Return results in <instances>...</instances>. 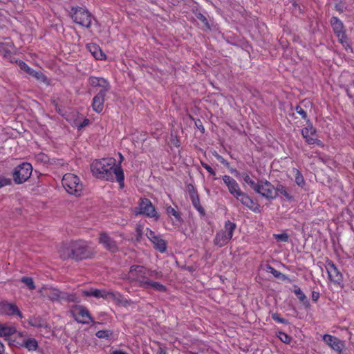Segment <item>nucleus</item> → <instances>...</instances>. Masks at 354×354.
<instances>
[{
	"instance_id": "f257e3e1",
	"label": "nucleus",
	"mask_w": 354,
	"mask_h": 354,
	"mask_svg": "<svg viewBox=\"0 0 354 354\" xmlns=\"http://www.w3.org/2000/svg\"><path fill=\"white\" fill-rule=\"evenodd\" d=\"M91 169L93 175L97 178L117 181L120 187L124 186V176L123 169L120 165H117L116 160L113 158H106L94 160Z\"/></svg>"
},
{
	"instance_id": "f03ea898",
	"label": "nucleus",
	"mask_w": 354,
	"mask_h": 354,
	"mask_svg": "<svg viewBox=\"0 0 354 354\" xmlns=\"http://www.w3.org/2000/svg\"><path fill=\"white\" fill-rule=\"evenodd\" d=\"M58 252L62 259H71L75 261L89 259L94 254L93 249L89 243L82 239L63 243Z\"/></svg>"
},
{
	"instance_id": "7ed1b4c3",
	"label": "nucleus",
	"mask_w": 354,
	"mask_h": 354,
	"mask_svg": "<svg viewBox=\"0 0 354 354\" xmlns=\"http://www.w3.org/2000/svg\"><path fill=\"white\" fill-rule=\"evenodd\" d=\"M62 183L69 194L80 196L82 194L83 184L77 176L71 173L66 174L62 178Z\"/></svg>"
},
{
	"instance_id": "20e7f679",
	"label": "nucleus",
	"mask_w": 354,
	"mask_h": 354,
	"mask_svg": "<svg viewBox=\"0 0 354 354\" xmlns=\"http://www.w3.org/2000/svg\"><path fill=\"white\" fill-rule=\"evenodd\" d=\"M236 228L235 223L230 221H225L223 229L216 232L213 241L214 244L218 247L226 245L232 239Z\"/></svg>"
},
{
	"instance_id": "39448f33",
	"label": "nucleus",
	"mask_w": 354,
	"mask_h": 354,
	"mask_svg": "<svg viewBox=\"0 0 354 354\" xmlns=\"http://www.w3.org/2000/svg\"><path fill=\"white\" fill-rule=\"evenodd\" d=\"M82 294L86 297H94L97 299H112L119 304H127V300L124 299L120 292L108 291L104 289L91 288L89 290H82Z\"/></svg>"
},
{
	"instance_id": "423d86ee",
	"label": "nucleus",
	"mask_w": 354,
	"mask_h": 354,
	"mask_svg": "<svg viewBox=\"0 0 354 354\" xmlns=\"http://www.w3.org/2000/svg\"><path fill=\"white\" fill-rule=\"evenodd\" d=\"M134 212L136 215H142L147 218H153L156 221L160 218V215L156 211V209L151 201L147 198H141L139 200L138 206L135 208Z\"/></svg>"
},
{
	"instance_id": "0eeeda50",
	"label": "nucleus",
	"mask_w": 354,
	"mask_h": 354,
	"mask_svg": "<svg viewBox=\"0 0 354 354\" xmlns=\"http://www.w3.org/2000/svg\"><path fill=\"white\" fill-rule=\"evenodd\" d=\"M71 17L75 23L86 28H89L91 25L92 15L84 8L79 6L73 7L71 8Z\"/></svg>"
},
{
	"instance_id": "6e6552de",
	"label": "nucleus",
	"mask_w": 354,
	"mask_h": 354,
	"mask_svg": "<svg viewBox=\"0 0 354 354\" xmlns=\"http://www.w3.org/2000/svg\"><path fill=\"white\" fill-rule=\"evenodd\" d=\"M127 279L130 282H137L141 288L144 282L147 279V269L144 266L139 265H133L130 267L129 271L127 275Z\"/></svg>"
},
{
	"instance_id": "1a4fd4ad",
	"label": "nucleus",
	"mask_w": 354,
	"mask_h": 354,
	"mask_svg": "<svg viewBox=\"0 0 354 354\" xmlns=\"http://www.w3.org/2000/svg\"><path fill=\"white\" fill-rule=\"evenodd\" d=\"M32 167L30 163L23 162L17 166L12 172L13 180L16 184L26 182L31 176Z\"/></svg>"
},
{
	"instance_id": "9d476101",
	"label": "nucleus",
	"mask_w": 354,
	"mask_h": 354,
	"mask_svg": "<svg viewBox=\"0 0 354 354\" xmlns=\"http://www.w3.org/2000/svg\"><path fill=\"white\" fill-rule=\"evenodd\" d=\"M330 25L339 42L344 46L346 44V50L348 49L352 50L351 46L347 44V37L343 22L337 17H333L330 19Z\"/></svg>"
},
{
	"instance_id": "9b49d317",
	"label": "nucleus",
	"mask_w": 354,
	"mask_h": 354,
	"mask_svg": "<svg viewBox=\"0 0 354 354\" xmlns=\"http://www.w3.org/2000/svg\"><path fill=\"white\" fill-rule=\"evenodd\" d=\"M254 191L268 199L277 198V192L274 185L266 180H261L257 183Z\"/></svg>"
},
{
	"instance_id": "f8f14e48",
	"label": "nucleus",
	"mask_w": 354,
	"mask_h": 354,
	"mask_svg": "<svg viewBox=\"0 0 354 354\" xmlns=\"http://www.w3.org/2000/svg\"><path fill=\"white\" fill-rule=\"evenodd\" d=\"M71 314L75 320L78 323L83 324H89L90 322L95 323L88 310L84 306H75L71 310Z\"/></svg>"
},
{
	"instance_id": "ddd939ff",
	"label": "nucleus",
	"mask_w": 354,
	"mask_h": 354,
	"mask_svg": "<svg viewBox=\"0 0 354 354\" xmlns=\"http://www.w3.org/2000/svg\"><path fill=\"white\" fill-rule=\"evenodd\" d=\"M12 345L18 347H24L28 351H36L38 342L32 337H26L21 333H19L17 338L12 341Z\"/></svg>"
},
{
	"instance_id": "4468645a",
	"label": "nucleus",
	"mask_w": 354,
	"mask_h": 354,
	"mask_svg": "<svg viewBox=\"0 0 354 354\" xmlns=\"http://www.w3.org/2000/svg\"><path fill=\"white\" fill-rule=\"evenodd\" d=\"M98 241L104 249L111 253H115L119 250L116 241L106 232L100 233Z\"/></svg>"
},
{
	"instance_id": "2eb2a0df",
	"label": "nucleus",
	"mask_w": 354,
	"mask_h": 354,
	"mask_svg": "<svg viewBox=\"0 0 354 354\" xmlns=\"http://www.w3.org/2000/svg\"><path fill=\"white\" fill-rule=\"evenodd\" d=\"M308 122L307 127H304L301 130L302 136L308 145L316 144L318 146L322 147V142L315 137L316 133L315 128L313 126L312 123L309 122V120H308Z\"/></svg>"
},
{
	"instance_id": "dca6fc26",
	"label": "nucleus",
	"mask_w": 354,
	"mask_h": 354,
	"mask_svg": "<svg viewBox=\"0 0 354 354\" xmlns=\"http://www.w3.org/2000/svg\"><path fill=\"white\" fill-rule=\"evenodd\" d=\"M323 341L333 350L341 354L345 347L344 342L335 336L325 334L322 337Z\"/></svg>"
},
{
	"instance_id": "f3484780",
	"label": "nucleus",
	"mask_w": 354,
	"mask_h": 354,
	"mask_svg": "<svg viewBox=\"0 0 354 354\" xmlns=\"http://www.w3.org/2000/svg\"><path fill=\"white\" fill-rule=\"evenodd\" d=\"M326 269L328 274V278L331 281L336 283H340L342 281V274L332 261H326Z\"/></svg>"
},
{
	"instance_id": "a211bd4d",
	"label": "nucleus",
	"mask_w": 354,
	"mask_h": 354,
	"mask_svg": "<svg viewBox=\"0 0 354 354\" xmlns=\"http://www.w3.org/2000/svg\"><path fill=\"white\" fill-rule=\"evenodd\" d=\"M188 192L194 207L198 212L201 216H205V211L200 203L199 196L195 187L192 185H188Z\"/></svg>"
},
{
	"instance_id": "6ab92c4d",
	"label": "nucleus",
	"mask_w": 354,
	"mask_h": 354,
	"mask_svg": "<svg viewBox=\"0 0 354 354\" xmlns=\"http://www.w3.org/2000/svg\"><path fill=\"white\" fill-rule=\"evenodd\" d=\"M17 62L21 70L24 71L26 73L35 78L37 80L42 82H47L46 76L41 71H37L32 69V68L29 67L24 61L19 60Z\"/></svg>"
},
{
	"instance_id": "aec40b11",
	"label": "nucleus",
	"mask_w": 354,
	"mask_h": 354,
	"mask_svg": "<svg viewBox=\"0 0 354 354\" xmlns=\"http://www.w3.org/2000/svg\"><path fill=\"white\" fill-rule=\"evenodd\" d=\"M0 313L10 316L17 315L20 318L23 317L21 311L15 304L6 301L0 302Z\"/></svg>"
},
{
	"instance_id": "412c9836",
	"label": "nucleus",
	"mask_w": 354,
	"mask_h": 354,
	"mask_svg": "<svg viewBox=\"0 0 354 354\" xmlns=\"http://www.w3.org/2000/svg\"><path fill=\"white\" fill-rule=\"evenodd\" d=\"M88 82L91 86L100 88V91L108 92L111 88L109 82L103 77L91 76Z\"/></svg>"
},
{
	"instance_id": "4be33fe9",
	"label": "nucleus",
	"mask_w": 354,
	"mask_h": 354,
	"mask_svg": "<svg viewBox=\"0 0 354 354\" xmlns=\"http://www.w3.org/2000/svg\"><path fill=\"white\" fill-rule=\"evenodd\" d=\"M224 183L227 187L229 192L235 196L238 192L241 191L238 183L231 176L225 175L223 176Z\"/></svg>"
},
{
	"instance_id": "5701e85b",
	"label": "nucleus",
	"mask_w": 354,
	"mask_h": 354,
	"mask_svg": "<svg viewBox=\"0 0 354 354\" xmlns=\"http://www.w3.org/2000/svg\"><path fill=\"white\" fill-rule=\"evenodd\" d=\"M107 92L99 91L93 98L92 108L97 113L102 111L104 103V97Z\"/></svg>"
},
{
	"instance_id": "b1692460",
	"label": "nucleus",
	"mask_w": 354,
	"mask_h": 354,
	"mask_svg": "<svg viewBox=\"0 0 354 354\" xmlns=\"http://www.w3.org/2000/svg\"><path fill=\"white\" fill-rule=\"evenodd\" d=\"M141 288L144 289L151 288L156 291L162 292H165L167 290V287L165 285L159 282L153 281L149 279V278L145 282H144V284Z\"/></svg>"
},
{
	"instance_id": "393cba45",
	"label": "nucleus",
	"mask_w": 354,
	"mask_h": 354,
	"mask_svg": "<svg viewBox=\"0 0 354 354\" xmlns=\"http://www.w3.org/2000/svg\"><path fill=\"white\" fill-rule=\"evenodd\" d=\"M234 197L243 205L254 211L253 206L254 205V202L247 194L240 191Z\"/></svg>"
},
{
	"instance_id": "a878e982",
	"label": "nucleus",
	"mask_w": 354,
	"mask_h": 354,
	"mask_svg": "<svg viewBox=\"0 0 354 354\" xmlns=\"http://www.w3.org/2000/svg\"><path fill=\"white\" fill-rule=\"evenodd\" d=\"M151 243L153 245V248L160 253L166 252L167 242L160 236H156Z\"/></svg>"
},
{
	"instance_id": "bb28decb",
	"label": "nucleus",
	"mask_w": 354,
	"mask_h": 354,
	"mask_svg": "<svg viewBox=\"0 0 354 354\" xmlns=\"http://www.w3.org/2000/svg\"><path fill=\"white\" fill-rule=\"evenodd\" d=\"M17 332L15 327L6 324H0V337L6 339Z\"/></svg>"
},
{
	"instance_id": "cd10ccee",
	"label": "nucleus",
	"mask_w": 354,
	"mask_h": 354,
	"mask_svg": "<svg viewBox=\"0 0 354 354\" xmlns=\"http://www.w3.org/2000/svg\"><path fill=\"white\" fill-rule=\"evenodd\" d=\"M88 49L96 59L102 60L105 58V54L101 50L100 47L95 44L88 45Z\"/></svg>"
},
{
	"instance_id": "c85d7f7f",
	"label": "nucleus",
	"mask_w": 354,
	"mask_h": 354,
	"mask_svg": "<svg viewBox=\"0 0 354 354\" xmlns=\"http://www.w3.org/2000/svg\"><path fill=\"white\" fill-rule=\"evenodd\" d=\"M274 189L277 192V196L279 194H282L288 201H292L293 199V196L290 195L286 187L281 183H277V186L274 187Z\"/></svg>"
},
{
	"instance_id": "c756f323",
	"label": "nucleus",
	"mask_w": 354,
	"mask_h": 354,
	"mask_svg": "<svg viewBox=\"0 0 354 354\" xmlns=\"http://www.w3.org/2000/svg\"><path fill=\"white\" fill-rule=\"evenodd\" d=\"M46 296L52 301H57L61 297V292L56 288H46Z\"/></svg>"
},
{
	"instance_id": "7c9ffc66",
	"label": "nucleus",
	"mask_w": 354,
	"mask_h": 354,
	"mask_svg": "<svg viewBox=\"0 0 354 354\" xmlns=\"http://www.w3.org/2000/svg\"><path fill=\"white\" fill-rule=\"evenodd\" d=\"M292 172L295 177V183L298 186L303 187L305 185L306 182H305V180L304 178L303 175L301 174V173L299 171V170H298L296 168H293Z\"/></svg>"
},
{
	"instance_id": "2f4dec72",
	"label": "nucleus",
	"mask_w": 354,
	"mask_h": 354,
	"mask_svg": "<svg viewBox=\"0 0 354 354\" xmlns=\"http://www.w3.org/2000/svg\"><path fill=\"white\" fill-rule=\"evenodd\" d=\"M294 288H294L293 292L297 297V298L299 299V301L301 302H302L304 304H308V301L307 299V297L305 295V294L302 292L301 288L296 285L294 286Z\"/></svg>"
},
{
	"instance_id": "473e14b6",
	"label": "nucleus",
	"mask_w": 354,
	"mask_h": 354,
	"mask_svg": "<svg viewBox=\"0 0 354 354\" xmlns=\"http://www.w3.org/2000/svg\"><path fill=\"white\" fill-rule=\"evenodd\" d=\"M335 9L339 13H342L345 10H348V5L346 0H341L335 4Z\"/></svg>"
},
{
	"instance_id": "72a5a7b5",
	"label": "nucleus",
	"mask_w": 354,
	"mask_h": 354,
	"mask_svg": "<svg viewBox=\"0 0 354 354\" xmlns=\"http://www.w3.org/2000/svg\"><path fill=\"white\" fill-rule=\"evenodd\" d=\"M22 283H24L30 290H32L35 289V283L32 277H23L21 280Z\"/></svg>"
},
{
	"instance_id": "f704fd0d",
	"label": "nucleus",
	"mask_w": 354,
	"mask_h": 354,
	"mask_svg": "<svg viewBox=\"0 0 354 354\" xmlns=\"http://www.w3.org/2000/svg\"><path fill=\"white\" fill-rule=\"evenodd\" d=\"M166 212L169 216H174V218L176 219V221H181L180 214L177 210H176L174 207H172L171 206H168L166 208Z\"/></svg>"
},
{
	"instance_id": "c9c22d12",
	"label": "nucleus",
	"mask_w": 354,
	"mask_h": 354,
	"mask_svg": "<svg viewBox=\"0 0 354 354\" xmlns=\"http://www.w3.org/2000/svg\"><path fill=\"white\" fill-rule=\"evenodd\" d=\"M112 334L113 333L110 330H98L95 335L100 339H109Z\"/></svg>"
},
{
	"instance_id": "e433bc0d",
	"label": "nucleus",
	"mask_w": 354,
	"mask_h": 354,
	"mask_svg": "<svg viewBox=\"0 0 354 354\" xmlns=\"http://www.w3.org/2000/svg\"><path fill=\"white\" fill-rule=\"evenodd\" d=\"M277 337L281 339V342L286 344L290 343L292 340V337L290 336L282 331H279L278 333Z\"/></svg>"
},
{
	"instance_id": "4c0bfd02",
	"label": "nucleus",
	"mask_w": 354,
	"mask_h": 354,
	"mask_svg": "<svg viewBox=\"0 0 354 354\" xmlns=\"http://www.w3.org/2000/svg\"><path fill=\"white\" fill-rule=\"evenodd\" d=\"M243 180L250 186L254 190L255 189V187L257 186V183L250 178L249 175L246 173L243 174L242 175Z\"/></svg>"
},
{
	"instance_id": "58836bf2",
	"label": "nucleus",
	"mask_w": 354,
	"mask_h": 354,
	"mask_svg": "<svg viewBox=\"0 0 354 354\" xmlns=\"http://www.w3.org/2000/svg\"><path fill=\"white\" fill-rule=\"evenodd\" d=\"M272 319L275 322L283 324H288L289 322L287 319L282 318L280 317V315L277 313H272L271 315Z\"/></svg>"
},
{
	"instance_id": "ea45409f",
	"label": "nucleus",
	"mask_w": 354,
	"mask_h": 354,
	"mask_svg": "<svg viewBox=\"0 0 354 354\" xmlns=\"http://www.w3.org/2000/svg\"><path fill=\"white\" fill-rule=\"evenodd\" d=\"M275 239L278 241L288 242L289 236L287 233L274 234Z\"/></svg>"
},
{
	"instance_id": "a19ab883",
	"label": "nucleus",
	"mask_w": 354,
	"mask_h": 354,
	"mask_svg": "<svg viewBox=\"0 0 354 354\" xmlns=\"http://www.w3.org/2000/svg\"><path fill=\"white\" fill-rule=\"evenodd\" d=\"M196 18L200 20L203 24V25L207 28H209V23H208V21L207 19V18L205 17V15H203L202 13L201 12H198L196 15Z\"/></svg>"
},
{
	"instance_id": "79ce46f5",
	"label": "nucleus",
	"mask_w": 354,
	"mask_h": 354,
	"mask_svg": "<svg viewBox=\"0 0 354 354\" xmlns=\"http://www.w3.org/2000/svg\"><path fill=\"white\" fill-rule=\"evenodd\" d=\"M161 272L156 270H147V277H152L155 279H160L162 277Z\"/></svg>"
},
{
	"instance_id": "37998d69",
	"label": "nucleus",
	"mask_w": 354,
	"mask_h": 354,
	"mask_svg": "<svg viewBox=\"0 0 354 354\" xmlns=\"http://www.w3.org/2000/svg\"><path fill=\"white\" fill-rule=\"evenodd\" d=\"M267 271L272 274V275L276 278H280L281 275H282V273H281L279 271L277 270L270 265L267 266Z\"/></svg>"
},
{
	"instance_id": "c03bdc74",
	"label": "nucleus",
	"mask_w": 354,
	"mask_h": 354,
	"mask_svg": "<svg viewBox=\"0 0 354 354\" xmlns=\"http://www.w3.org/2000/svg\"><path fill=\"white\" fill-rule=\"evenodd\" d=\"M11 185V180L5 176H0V188Z\"/></svg>"
},
{
	"instance_id": "a18cd8bd",
	"label": "nucleus",
	"mask_w": 354,
	"mask_h": 354,
	"mask_svg": "<svg viewBox=\"0 0 354 354\" xmlns=\"http://www.w3.org/2000/svg\"><path fill=\"white\" fill-rule=\"evenodd\" d=\"M295 111L297 113H299L301 118L304 120L307 119V113L300 106H296Z\"/></svg>"
},
{
	"instance_id": "49530a36",
	"label": "nucleus",
	"mask_w": 354,
	"mask_h": 354,
	"mask_svg": "<svg viewBox=\"0 0 354 354\" xmlns=\"http://www.w3.org/2000/svg\"><path fill=\"white\" fill-rule=\"evenodd\" d=\"M147 237L150 240L151 242L156 236L158 235H156L155 232L152 231L151 230L147 228L146 233H145Z\"/></svg>"
},
{
	"instance_id": "de8ad7c7",
	"label": "nucleus",
	"mask_w": 354,
	"mask_h": 354,
	"mask_svg": "<svg viewBox=\"0 0 354 354\" xmlns=\"http://www.w3.org/2000/svg\"><path fill=\"white\" fill-rule=\"evenodd\" d=\"M202 166L205 168L210 174L214 176L216 174L214 170L207 163L202 162Z\"/></svg>"
},
{
	"instance_id": "09e8293b",
	"label": "nucleus",
	"mask_w": 354,
	"mask_h": 354,
	"mask_svg": "<svg viewBox=\"0 0 354 354\" xmlns=\"http://www.w3.org/2000/svg\"><path fill=\"white\" fill-rule=\"evenodd\" d=\"M215 157L216 158V159L221 163L223 164V165L226 166V167H228L229 166V162L225 160L221 156L218 155L216 153V155L215 156Z\"/></svg>"
},
{
	"instance_id": "8fccbe9b",
	"label": "nucleus",
	"mask_w": 354,
	"mask_h": 354,
	"mask_svg": "<svg viewBox=\"0 0 354 354\" xmlns=\"http://www.w3.org/2000/svg\"><path fill=\"white\" fill-rule=\"evenodd\" d=\"M195 125L203 133L205 131V128L200 120H197L196 121H195Z\"/></svg>"
},
{
	"instance_id": "3c124183",
	"label": "nucleus",
	"mask_w": 354,
	"mask_h": 354,
	"mask_svg": "<svg viewBox=\"0 0 354 354\" xmlns=\"http://www.w3.org/2000/svg\"><path fill=\"white\" fill-rule=\"evenodd\" d=\"M319 295H319V292L313 291L312 295H311L312 300L314 301H317L318 300V299L319 298Z\"/></svg>"
},
{
	"instance_id": "603ef678",
	"label": "nucleus",
	"mask_w": 354,
	"mask_h": 354,
	"mask_svg": "<svg viewBox=\"0 0 354 354\" xmlns=\"http://www.w3.org/2000/svg\"><path fill=\"white\" fill-rule=\"evenodd\" d=\"M156 354H167V353H166V351L162 347H159L156 352Z\"/></svg>"
},
{
	"instance_id": "864d4df0",
	"label": "nucleus",
	"mask_w": 354,
	"mask_h": 354,
	"mask_svg": "<svg viewBox=\"0 0 354 354\" xmlns=\"http://www.w3.org/2000/svg\"><path fill=\"white\" fill-rule=\"evenodd\" d=\"M5 351V346L2 342H0V354H3Z\"/></svg>"
},
{
	"instance_id": "5fc2aeb1",
	"label": "nucleus",
	"mask_w": 354,
	"mask_h": 354,
	"mask_svg": "<svg viewBox=\"0 0 354 354\" xmlns=\"http://www.w3.org/2000/svg\"><path fill=\"white\" fill-rule=\"evenodd\" d=\"M179 142H179V140H178L177 138H176L175 140H172V143H173V145H174V146H176V147H179V146H180Z\"/></svg>"
},
{
	"instance_id": "6e6d98bb",
	"label": "nucleus",
	"mask_w": 354,
	"mask_h": 354,
	"mask_svg": "<svg viewBox=\"0 0 354 354\" xmlns=\"http://www.w3.org/2000/svg\"><path fill=\"white\" fill-rule=\"evenodd\" d=\"M136 232H137L138 236H141L142 234V230H141V228L140 227H138L136 228Z\"/></svg>"
},
{
	"instance_id": "4d7b16f0",
	"label": "nucleus",
	"mask_w": 354,
	"mask_h": 354,
	"mask_svg": "<svg viewBox=\"0 0 354 354\" xmlns=\"http://www.w3.org/2000/svg\"><path fill=\"white\" fill-rule=\"evenodd\" d=\"M111 354H127V353L121 351H115Z\"/></svg>"
},
{
	"instance_id": "13d9d810",
	"label": "nucleus",
	"mask_w": 354,
	"mask_h": 354,
	"mask_svg": "<svg viewBox=\"0 0 354 354\" xmlns=\"http://www.w3.org/2000/svg\"><path fill=\"white\" fill-rule=\"evenodd\" d=\"M280 278H281V279H282L283 280H284V281H285V280H288V281H290L289 278H288L286 275L283 274H282V275H281Z\"/></svg>"
},
{
	"instance_id": "bf43d9fd",
	"label": "nucleus",
	"mask_w": 354,
	"mask_h": 354,
	"mask_svg": "<svg viewBox=\"0 0 354 354\" xmlns=\"http://www.w3.org/2000/svg\"><path fill=\"white\" fill-rule=\"evenodd\" d=\"M88 123V120L86 119L84 120L83 123L81 124V127H84Z\"/></svg>"
},
{
	"instance_id": "052dcab7",
	"label": "nucleus",
	"mask_w": 354,
	"mask_h": 354,
	"mask_svg": "<svg viewBox=\"0 0 354 354\" xmlns=\"http://www.w3.org/2000/svg\"><path fill=\"white\" fill-rule=\"evenodd\" d=\"M120 161H122L123 160V156H122L121 153H120ZM118 165H120V163H119Z\"/></svg>"
},
{
	"instance_id": "680f3d73",
	"label": "nucleus",
	"mask_w": 354,
	"mask_h": 354,
	"mask_svg": "<svg viewBox=\"0 0 354 354\" xmlns=\"http://www.w3.org/2000/svg\"><path fill=\"white\" fill-rule=\"evenodd\" d=\"M232 172H235V173H237L238 171H236V169H232L231 170Z\"/></svg>"
},
{
	"instance_id": "e2e57ef3",
	"label": "nucleus",
	"mask_w": 354,
	"mask_h": 354,
	"mask_svg": "<svg viewBox=\"0 0 354 354\" xmlns=\"http://www.w3.org/2000/svg\"><path fill=\"white\" fill-rule=\"evenodd\" d=\"M39 156H42V157H44V156H44V154H40Z\"/></svg>"
}]
</instances>
